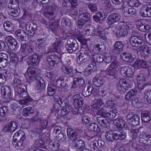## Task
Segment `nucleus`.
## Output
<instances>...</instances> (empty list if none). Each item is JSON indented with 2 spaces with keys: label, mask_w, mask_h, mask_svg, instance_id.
Instances as JSON below:
<instances>
[{
  "label": "nucleus",
  "mask_w": 151,
  "mask_h": 151,
  "mask_svg": "<svg viewBox=\"0 0 151 151\" xmlns=\"http://www.w3.org/2000/svg\"><path fill=\"white\" fill-rule=\"evenodd\" d=\"M131 27L130 24H127L125 22L118 23L116 27V36L119 37L125 36L131 29Z\"/></svg>",
  "instance_id": "nucleus-1"
},
{
  "label": "nucleus",
  "mask_w": 151,
  "mask_h": 151,
  "mask_svg": "<svg viewBox=\"0 0 151 151\" xmlns=\"http://www.w3.org/2000/svg\"><path fill=\"white\" fill-rule=\"evenodd\" d=\"M26 138L25 133L21 130H19L14 134L13 137V146L17 149L20 147L22 148L23 147V142Z\"/></svg>",
  "instance_id": "nucleus-2"
},
{
  "label": "nucleus",
  "mask_w": 151,
  "mask_h": 151,
  "mask_svg": "<svg viewBox=\"0 0 151 151\" xmlns=\"http://www.w3.org/2000/svg\"><path fill=\"white\" fill-rule=\"evenodd\" d=\"M15 96L17 99L24 98L23 99L20 100L19 101L20 104L23 105H28L33 101L32 99L28 95L25 90L24 91L19 92L17 95L16 93L15 94Z\"/></svg>",
  "instance_id": "nucleus-3"
},
{
  "label": "nucleus",
  "mask_w": 151,
  "mask_h": 151,
  "mask_svg": "<svg viewBox=\"0 0 151 151\" xmlns=\"http://www.w3.org/2000/svg\"><path fill=\"white\" fill-rule=\"evenodd\" d=\"M90 15L86 12H84L82 9L79 11L78 17L79 19L78 21L77 26L79 28H81L85 23L88 21Z\"/></svg>",
  "instance_id": "nucleus-4"
},
{
  "label": "nucleus",
  "mask_w": 151,
  "mask_h": 151,
  "mask_svg": "<svg viewBox=\"0 0 151 151\" xmlns=\"http://www.w3.org/2000/svg\"><path fill=\"white\" fill-rule=\"evenodd\" d=\"M12 82L15 86V94L16 93L17 95L19 92L24 91L25 90L24 88L26 87L24 85L22 84L21 80L17 75H14Z\"/></svg>",
  "instance_id": "nucleus-5"
},
{
  "label": "nucleus",
  "mask_w": 151,
  "mask_h": 151,
  "mask_svg": "<svg viewBox=\"0 0 151 151\" xmlns=\"http://www.w3.org/2000/svg\"><path fill=\"white\" fill-rule=\"evenodd\" d=\"M82 132L81 130L78 129L74 130L68 128L67 130L68 136L70 139L73 142H75L78 138L80 134Z\"/></svg>",
  "instance_id": "nucleus-6"
},
{
  "label": "nucleus",
  "mask_w": 151,
  "mask_h": 151,
  "mask_svg": "<svg viewBox=\"0 0 151 151\" xmlns=\"http://www.w3.org/2000/svg\"><path fill=\"white\" fill-rule=\"evenodd\" d=\"M65 47L67 51L71 53L77 50L78 47V45L76 41L72 38H69L67 41Z\"/></svg>",
  "instance_id": "nucleus-7"
},
{
  "label": "nucleus",
  "mask_w": 151,
  "mask_h": 151,
  "mask_svg": "<svg viewBox=\"0 0 151 151\" xmlns=\"http://www.w3.org/2000/svg\"><path fill=\"white\" fill-rule=\"evenodd\" d=\"M26 31L30 37H32L38 29L37 24L32 22L24 23Z\"/></svg>",
  "instance_id": "nucleus-8"
},
{
  "label": "nucleus",
  "mask_w": 151,
  "mask_h": 151,
  "mask_svg": "<svg viewBox=\"0 0 151 151\" xmlns=\"http://www.w3.org/2000/svg\"><path fill=\"white\" fill-rule=\"evenodd\" d=\"M59 9V7L55 6L54 4L47 6L45 10L46 13V16L47 17L50 19H54L55 17V12Z\"/></svg>",
  "instance_id": "nucleus-9"
},
{
  "label": "nucleus",
  "mask_w": 151,
  "mask_h": 151,
  "mask_svg": "<svg viewBox=\"0 0 151 151\" xmlns=\"http://www.w3.org/2000/svg\"><path fill=\"white\" fill-rule=\"evenodd\" d=\"M118 71L121 75L124 77H131L133 74L132 68L127 66L120 67Z\"/></svg>",
  "instance_id": "nucleus-10"
},
{
  "label": "nucleus",
  "mask_w": 151,
  "mask_h": 151,
  "mask_svg": "<svg viewBox=\"0 0 151 151\" xmlns=\"http://www.w3.org/2000/svg\"><path fill=\"white\" fill-rule=\"evenodd\" d=\"M145 76L144 71L141 70L139 72L136 78L138 86L141 89H143L145 86Z\"/></svg>",
  "instance_id": "nucleus-11"
},
{
  "label": "nucleus",
  "mask_w": 151,
  "mask_h": 151,
  "mask_svg": "<svg viewBox=\"0 0 151 151\" xmlns=\"http://www.w3.org/2000/svg\"><path fill=\"white\" fill-rule=\"evenodd\" d=\"M121 17V15L117 13H112L109 15L107 17L106 22L109 25L119 22Z\"/></svg>",
  "instance_id": "nucleus-12"
},
{
  "label": "nucleus",
  "mask_w": 151,
  "mask_h": 151,
  "mask_svg": "<svg viewBox=\"0 0 151 151\" xmlns=\"http://www.w3.org/2000/svg\"><path fill=\"white\" fill-rule=\"evenodd\" d=\"M37 69L33 66H30L28 68L27 74L29 78L32 80H39L40 78L37 73Z\"/></svg>",
  "instance_id": "nucleus-13"
},
{
  "label": "nucleus",
  "mask_w": 151,
  "mask_h": 151,
  "mask_svg": "<svg viewBox=\"0 0 151 151\" xmlns=\"http://www.w3.org/2000/svg\"><path fill=\"white\" fill-rule=\"evenodd\" d=\"M129 42L133 46L136 47H141L144 44V41L136 36L131 37Z\"/></svg>",
  "instance_id": "nucleus-14"
},
{
  "label": "nucleus",
  "mask_w": 151,
  "mask_h": 151,
  "mask_svg": "<svg viewBox=\"0 0 151 151\" xmlns=\"http://www.w3.org/2000/svg\"><path fill=\"white\" fill-rule=\"evenodd\" d=\"M47 61L49 64V67L50 68H52L55 64H57L59 62L60 59L59 58L53 54L47 57Z\"/></svg>",
  "instance_id": "nucleus-15"
},
{
  "label": "nucleus",
  "mask_w": 151,
  "mask_h": 151,
  "mask_svg": "<svg viewBox=\"0 0 151 151\" xmlns=\"http://www.w3.org/2000/svg\"><path fill=\"white\" fill-rule=\"evenodd\" d=\"M1 91L3 94V97L7 99L11 98V89L8 86H2L1 88Z\"/></svg>",
  "instance_id": "nucleus-16"
},
{
  "label": "nucleus",
  "mask_w": 151,
  "mask_h": 151,
  "mask_svg": "<svg viewBox=\"0 0 151 151\" xmlns=\"http://www.w3.org/2000/svg\"><path fill=\"white\" fill-rule=\"evenodd\" d=\"M128 81L124 79H120L119 80L118 84H117L118 89H119L120 87L121 88V89L123 91L129 90L131 88V85L128 83Z\"/></svg>",
  "instance_id": "nucleus-17"
},
{
  "label": "nucleus",
  "mask_w": 151,
  "mask_h": 151,
  "mask_svg": "<svg viewBox=\"0 0 151 151\" xmlns=\"http://www.w3.org/2000/svg\"><path fill=\"white\" fill-rule=\"evenodd\" d=\"M97 90L91 86L85 87L82 91L83 95L85 97H87L89 96L92 93L93 95L96 94Z\"/></svg>",
  "instance_id": "nucleus-18"
},
{
  "label": "nucleus",
  "mask_w": 151,
  "mask_h": 151,
  "mask_svg": "<svg viewBox=\"0 0 151 151\" xmlns=\"http://www.w3.org/2000/svg\"><path fill=\"white\" fill-rule=\"evenodd\" d=\"M15 33L16 36L22 41H26L28 39L29 35L23 30L17 29Z\"/></svg>",
  "instance_id": "nucleus-19"
},
{
  "label": "nucleus",
  "mask_w": 151,
  "mask_h": 151,
  "mask_svg": "<svg viewBox=\"0 0 151 151\" xmlns=\"http://www.w3.org/2000/svg\"><path fill=\"white\" fill-rule=\"evenodd\" d=\"M73 104L76 107H81L83 105V99L81 96L78 94L75 95L73 96Z\"/></svg>",
  "instance_id": "nucleus-20"
},
{
  "label": "nucleus",
  "mask_w": 151,
  "mask_h": 151,
  "mask_svg": "<svg viewBox=\"0 0 151 151\" xmlns=\"http://www.w3.org/2000/svg\"><path fill=\"white\" fill-rule=\"evenodd\" d=\"M17 126V123L14 121H12L5 125L4 127L3 130L4 132L9 131L10 132H12L16 129Z\"/></svg>",
  "instance_id": "nucleus-21"
},
{
  "label": "nucleus",
  "mask_w": 151,
  "mask_h": 151,
  "mask_svg": "<svg viewBox=\"0 0 151 151\" xmlns=\"http://www.w3.org/2000/svg\"><path fill=\"white\" fill-rule=\"evenodd\" d=\"M30 65L36 66L38 65L40 61V56L35 54L28 57Z\"/></svg>",
  "instance_id": "nucleus-22"
},
{
  "label": "nucleus",
  "mask_w": 151,
  "mask_h": 151,
  "mask_svg": "<svg viewBox=\"0 0 151 151\" xmlns=\"http://www.w3.org/2000/svg\"><path fill=\"white\" fill-rule=\"evenodd\" d=\"M88 131L93 134H96L100 132L101 129L98 125L95 123H92L87 126Z\"/></svg>",
  "instance_id": "nucleus-23"
},
{
  "label": "nucleus",
  "mask_w": 151,
  "mask_h": 151,
  "mask_svg": "<svg viewBox=\"0 0 151 151\" xmlns=\"http://www.w3.org/2000/svg\"><path fill=\"white\" fill-rule=\"evenodd\" d=\"M121 58L128 63L131 62L134 60L132 54L129 52H123L120 55Z\"/></svg>",
  "instance_id": "nucleus-24"
},
{
  "label": "nucleus",
  "mask_w": 151,
  "mask_h": 151,
  "mask_svg": "<svg viewBox=\"0 0 151 151\" xmlns=\"http://www.w3.org/2000/svg\"><path fill=\"white\" fill-rule=\"evenodd\" d=\"M150 135L147 132H142L140 134L139 138V142L144 144L147 142V140L150 137Z\"/></svg>",
  "instance_id": "nucleus-25"
},
{
  "label": "nucleus",
  "mask_w": 151,
  "mask_h": 151,
  "mask_svg": "<svg viewBox=\"0 0 151 151\" xmlns=\"http://www.w3.org/2000/svg\"><path fill=\"white\" fill-rule=\"evenodd\" d=\"M97 120L99 124L103 127L108 128L110 126L109 122L104 116L98 117L97 118Z\"/></svg>",
  "instance_id": "nucleus-26"
},
{
  "label": "nucleus",
  "mask_w": 151,
  "mask_h": 151,
  "mask_svg": "<svg viewBox=\"0 0 151 151\" xmlns=\"http://www.w3.org/2000/svg\"><path fill=\"white\" fill-rule=\"evenodd\" d=\"M124 45L121 42L116 41L115 42L112 52L115 54L119 53L122 50Z\"/></svg>",
  "instance_id": "nucleus-27"
},
{
  "label": "nucleus",
  "mask_w": 151,
  "mask_h": 151,
  "mask_svg": "<svg viewBox=\"0 0 151 151\" xmlns=\"http://www.w3.org/2000/svg\"><path fill=\"white\" fill-rule=\"evenodd\" d=\"M85 82L83 79L81 78H74L73 85L72 87H81L84 85Z\"/></svg>",
  "instance_id": "nucleus-28"
},
{
  "label": "nucleus",
  "mask_w": 151,
  "mask_h": 151,
  "mask_svg": "<svg viewBox=\"0 0 151 151\" xmlns=\"http://www.w3.org/2000/svg\"><path fill=\"white\" fill-rule=\"evenodd\" d=\"M136 27L139 30L145 32L147 31L150 28V26L146 24L143 23L140 21L136 22Z\"/></svg>",
  "instance_id": "nucleus-29"
},
{
  "label": "nucleus",
  "mask_w": 151,
  "mask_h": 151,
  "mask_svg": "<svg viewBox=\"0 0 151 151\" xmlns=\"http://www.w3.org/2000/svg\"><path fill=\"white\" fill-rule=\"evenodd\" d=\"M62 71L66 74H69L71 76H73L75 73H74L71 66L68 65L67 66L63 65L61 67Z\"/></svg>",
  "instance_id": "nucleus-30"
},
{
  "label": "nucleus",
  "mask_w": 151,
  "mask_h": 151,
  "mask_svg": "<svg viewBox=\"0 0 151 151\" xmlns=\"http://www.w3.org/2000/svg\"><path fill=\"white\" fill-rule=\"evenodd\" d=\"M141 119L142 122H147L151 120V116L148 111H143L141 113Z\"/></svg>",
  "instance_id": "nucleus-31"
},
{
  "label": "nucleus",
  "mask_w": 151,
  "mask_h": 151,
  "mask_svg": "<svg viewBox=\"0 0 151 151\" xmlns=\"http://www.w3.org/2000/svg\"><path fill=\"white\" fill-rule=\"evenodd\" d=\"M57 89L56 86L52 83L48 84L47 91L49 96H52L55 93Z\"/></svg>",
  "instance_id": "nucleus-32"
},
{
  "label": "nucleus",
  "mask_w": 151,
  "mask_h": 151,
  "mask_svg": "<svg viewBox=\"0 0 151 151\" xmlns=\"http://www.w3.org/2000/svg\"><path fill=\"white\" fill-rule=\"evenodd\" d=\"M114 133L115 140H122L124 139L126 136L125 133L123 131H114Z\"/></svg>",
  "instance_id": "nucleus-33"
},
{
  "label": "nucleus",
  "mask_w": 151,
  "mask_h": 151,
  "mask_svg": "<svg viewBox=\"0 0 151 151\" xmlns=\"http://www.w3.org/2000/svg\"><path fill=\"white\" fill-rule=\"evenodd\" d=\"M49 28L52 32L56 34L60 29V26L58 22L54 21L50 23H49Z\"/></svg>",
  "instance_id": "nucleus-34"
},
{
  "label": "nucleus",
  "mask_w": 151,
  "mask_h": 151,
  "mask_svg": "<svg viewBox=\"0 0 151 151\" xmlns=\"http://www.w3.org/2000/svg\"><path fill=\"white\" fill-rule=\"evenodd\" d=\"M96 35L98 36L100 39H102L105 40H107V34L104 32V29L98 28L96 32Z\"/></svg>",
  "instance_id": "nucleus-35"
},
{
  "label": "nucleus",
  "mask_w": 151,
  "mask_h": 151,
  "mask_svg": "<svg viewBox=\"0 0 151 151\" xmlns=\"http://www.w3.org/2000/svg\"><path fill=\"white\" fill-rule=\"evenodd\" d=\"M9 72L6 70H3L0 72V83L4 84L6 81V78L8 77Z\"/></svg>",
  "instance_id": "nucleus-36"
},
{
  "label": "nucleus",
  "mask_w": 151,
  "mask_h": 151,
  "mask_svg": "<svg viewBox=\"0 0 151 151\" xmlns=\"http://www.w3.org/2000/svg\"><path fill=\"white\" fill-rule=\"evenodd\" d=\"M137 91L136 89L130 90L125 95V98L126 99L131 101L132 99L137 94Z\"/></svg>",
  "instance_id": "nucleus-37"
},
{
  "label": "nucleus",
  "mask_w": 151,
  "mask_h": 151,
  "mask_svg": "<svg viewBox=\"0 0 151 151\" xmlns=\"http://www.w3.org/2000/svg\"><path fill=\"white\" fill-rule=\"evenodd\" d=\"M139 123V116L137 114L134 115L131 118V120L129 122V124L133 126L138 125Z\"/></svg>",
  "instance_id": "nucleus-38"
},
{
  "label": "nucleus",
  "mask_w": 151,
  "mask_h": 151,
  "mask_svg": "<svg viewBox=\"0 0 151 151\" xmlns=\"http://www.w3.org/2000/svg\"><path fill=\"white\" fill-rule=\"evenodd\" d=\"M35 111L33 108L31 107H27L24 108L23 110V114L25 116H29L34 113Z\"/></svg>",
  "instance_id": "nucleus-39"
},
{
  "label": "nucleus",
  "mask_w": 151,
  "mask_h": 151,
  "mask_svg": "<svg viewBox=\"0 0 151 151\" xmlns=\"http://www.w3.org/2000/svg\"><path fill=\"white\" fill-rule=\"evenodd\" d=\"M36 88L37 90L41 91L45 88V81L42 78H40V80L37 81L36 82Z\"/></svg>",
  "instance_id": "nucleus-40"
},
{
  "label": "nucleus",
  "mask_w": 151,
  "mask_h": 151,
  "mask_svg": "<svg viewBox=\"0 0 151 151\" xmlns=\"http://www.w3.org/2000/svg\"><path fill=\"white\" fill-rule=\"evenodd\" d=\"M103 104L102 100L100 99H98L94 103L91 105V107L93 109L96 110L100 108Z\"/></svg>",
  "instance_id": "nucleus-41"
},
{
  "label": "nucleus",
  "mask_w": 151,
  "mask_h": 151,
  "mask_svg": "<svg viewBox=\"0 0 151 151\" xmlns=\"http://www.w3.org/2000/svg\"><path fill=\"white\" fill-rule=\"evenodd\" d=\"M67 101V99L65 96H62L60 97L59 100H58V104L62 107H65L68 104Z\"/></svg>",
  "instance_id": "nucleus-42"
},
{
  "label": "nucleus",
  "mask_w": 151,
  "mask_h": 151,
  "mask_svg": "<svg viewBox=\"0 0 151 151\" xmlns=\"http://www.w3.org/2000/svg\"><path fill=\"white\" fill-rule=\"evenodd\" d=\"M110 112H107L106 116L109 118L111 119H113L116 116V114L117 113L116 108H114L112 109H110Z\"/></svg>",
  "instance_id": "nucleus-43"
},
{
  "label": "nucleus",
  "mask_w": 151,
  "mask_h": 151,
  "mask_svg": "<svg viewBox=\"0 0 151 151\" xmlns=\"http://www.w3.org/2000/svg\"><path fill=\"white\" fill-rule=\"evenodd\" d=\"M114 131H110L106 132L105 137L106 139L109 141H113L115 140Z\"/></svg>",
  "instance_id": "nucleus-44"
},
{
  "label": "nucleus",
  "mask_w": 151,
  "mask_h": 151,
  "mask_svg": "<svg viewBox=\"0 0 151 151\" xmlns=\"http://www.w3.org/2000/svg\"><path fill=\"white\" fill-rule=\"evenodd\" d=\"M93 84L97 87H99L102 84L103 82V80L101 78H99L95 77L93 80Z\"/></svg>",
  "instance_id": "nucleus-45"
},
{
  "label": "nucleus",
  "mask_w": 151,
  "mask_h": 151,
  "mask_svg": "<svg viewBox=\"0 0 151 151\" xmlns=\"http://www.w3.org/2000/svg\"><path fill=\"white\" fill-rule=\"evenodd\" d=\"M8 12L9 14L13 17H17L19 14V12H18L17 9L11 8H8Z\"/></svg>",
  "instance_id": "nucleus-46"
},
{
  "label": "nucleus",
  "mask_w": 151,
  "mask_h": 151,
  "mask_svg": "<svg viewBox=\"0 0 151 151\" xmlns=\"http://www.w3.org/2000/svg\"><path fill=\"white\" fill-rule=\"evenodd\" d=\"M144 99L148 103L151 104V90H147L144 93Z\"/></svg>",
  "instance_id": "nucleus-47"
},
{
  "label": "nucleus",
  "mask_w": 151,
  "mask_h": 151,
  "mask_svg": "<svg viewBox=\"0 0 151 151\" xmlns=\"http://www.w3.org/2000/svg\"><path fill=\"white\" fill-rule=\"evenodd\" d=\"M8 113V108L6 106H2L0 108V115L3 117H5Z\"/></svg>",
  "instance_id": "nucleus-48"
},
{
  "label": "nucleus",
  "mask_w": 151,
  "mask_h": 151,
  "mask_svg": "<svg viewBox=\"0 0 151 151\" xmlns=\"http://www.w3.org/2000/svg\"><path fill=\"white\" fill-rule=\"evenodd\" d=\"M120 66L119 62L116 60H114L109 65L108 68H111L116 70Z\"/></svg>",
  "instance_id": "nucleus-49"
},
{
  "label": "nucleus",
  "mask_w": 151,
  "mask_h": 151,
  "mask_svg": "<svg viewBox=\"0 0 151 151\" xmlns=\"http://www.w3.org/2000/svg\"><path fill=\"white\" fill-rule=\"evenodd\" d=\"M77 56V61L79 64H81V63H85L86 62L85 58L82 55V54L81 52H78L76 54Z\"/></svg>",
  "instance_id": "nucleus-50"
},
{
  "label": "nucleus",
  "mask_w": 151,
  "mask_h": 151,
  "mask_svg": "<svg viewBox=\"0 0 151 151\" xmlns=\"http://www.w3.org/2000/svg\"><path fill=\"white\" fill-rule=\"evenodd\" d=\"M4 29L7 32L10 31L12 29V23L9 22H6L3 24Z\"/></svg>",
  "instance_id": "nucleus-51"
},
{
  "label": "nucleus",
  "mask_w": 151,
  "mask_h": 151,
  "mask_svg": "<svg viewBox=\"0 0 151 151\" xmlns=\"http://www.w3.org/2000/svg\"><path fill=\"white\" fill-rule=\"evenodd\" d=\"M56 84L58 87L59 88H63L66 85V83L64 82L63 78H58L56 81Z\"/></svg>",
  "instance_id": "nucleus-52"
},
{
  "label": "nucleus",
  "mask_w": 151,
  "mask_h": 151,
  "mask_svg": "<svg viewBox=\"0 0 151 151\" xmlns=\"http://www.w3.org/2000/svg\"><path fill=\"white\" fill-rule=\"evenodd\" d=\"M128 4L131 6L138 7L140 4L138 0H128Z\"/></svg>",
  "instance_id": "nucleus-53"
},
{
  "label": "nucleus",
  "mask_w": 151,
  "mask_h": 151,
  "mask_svg": "<svg viewBox=\"0 0 151 151\" xmlns=\"http://www.w3.org/2000/svg\"><path fill=\"white\" fill-rule=\"evenodd\" d=\"M88 9L92 12H96L98 11L97 4L96 3H90L88 5Z\"/></svg>",
  "instance_id": "nucleus-54"
},
{
  "label": "nucleus",
  "mask_w": 151,
  "mask_h": 151,
  "mask_svg": "<svg viewBox=\"0 0 151 151\" xmlns=\"http://www.w3.org/2000/svg\"><path fill=\"white\" fill-rule=\"evenodd\" d=\"M19 4L18 2L16 0H12L8 4V7L17 9L18 8Z\"/></svg>",
  "instance_id": "nucleus-55"
},
{
  "label": "nucleus",
  "mask_w": 151,
  "mask_h": 151,
  "mask_svg": "<svg viewBox=\"0 0 151 151\" xmlns=\"http://www.w3.org/2000/svg\"><path fill=\"white\" fill-rule=\"evenodd\" d=\"M29 45L26 43H23L21 44L20 51L23 55H25V52H26Z\"/></svg>",
  "instance_id": "nucleus-56"
},
{
  "label": "nucleus",
  "mask_w": 151,
  "mask_h": 151,
  "mask_svg": "<svg viewBox=\"0 0 151 151\" xmlns=\"http://www.w3.org/2000/svg\"><path fill=\"white\" fill-rule=\"evenodd\" d=\"M85 146V143L81 139L78 140L74 144V147L77 149L83 148Z\"/></svg>",
  "instance_id": "nucleus-57"
},
{
  "label": "nucleus",
  "mask_w": 151,
  "mask_h": 151,
  "mask_svg": "<svg viewBox=\"0 0 151 151\" xmlns=\"http://www.w3.org/2000/svg\"><path fill=\"white\" fill-rule=\"evenodd\" d=\"M143 48V53H142V55H144V57L145 58V57H147L149 55V54L150 52V49L149 47H148L145 45H144L142 47Z\"/></svg>",
  "instance_id": "nucleus-58"
},
{
  "label": "nucleus",
  "mask_w": 151,
  "mask_h": 151,
  "mask_svg": "<svg viewBox=\"0 0 151 151\" xmlns=\"http://www.w3.org/2000/svg\"><path fill=\"white\" fill-rule=\"evenodd\" d=\"M61 43L60 40H59L56 42L50 47L51 51L52 52H55L57 51L58 47Z\"/></svg>",
  "instance_id": "nucleus-59"
},
{
  "label": "nucleus",
  "mask_w": 151,
  "mask_h": 151,
  "mask_svg": "<svg viewBox=\"0 0 151 151\" xmlns=\"http://www.w3.org/2000/svg\"><path fill=\"white\" fill-rule=\"evenodd\" d=\"M45 38L43 39H38L36 42L37 45L39 48H40L44 47L45 43Z\"/></svg>",
  "instance_id": "nucleus-60"
},
{
  "label": "nucleus",
  "mask_w": 151,
  "mask_h": 151,
  "mask_svg": "<svg viewBox=\"0 0 151 151\" xmlns=\"http://www.w3.org/2000/svg\"><path fill=\"white\" fill-rule=\"evenodd\" d=\"M123 119L120 118H117L113 120V123L116 126V128L118 129L119 127L121 126L120 123L122 122Z\"/></svg>",
  "instance_id": "nucleus-61"
},
{
  "label": "nucleus",
  "mask_w": 151,
  "mask_h": 151,
  "mask_svg": "<svg viewBox=\"0 0 151 151\" xmlns=\"http://www.w3.org/2000/svg\"><path fill=\"white\" fill-rule=\"evenodd\" d=\"M105 106H103L98 111L97 114L101 116H105L107 112H106Z\"/></svg>",
  "instance_id": "nucleus-62"
},
{
  "label": "nucleus",
  "mask_w": 151,
  "mask_h": 151,
  "mask_svg": "<svg viewBox=\"0 0 151 151\" xmlns=\"http://www.w3.org/2000/svg\"><path fill=\"white\" fill-rule=\"evenodd\" d=\"M102 17V14L100 12H99L93 16V21L97 22L99 21L100 18Z\"/></svg>",
  "instance_id": "nucleus-63"
},
{
  "label": "nucleus",
  "mask_w": 151,
  "mask_h": 151,
  "mask_svg": "<svg viewBox=\"0 0 151 151\" xmlns=\"http://www.w3.org/2000/svg\"><path fill=\"white\" fill-rule=\"evenodd\" d=\"M71 21L67 18H63L61 22V24L63 26L65 25L66 26H69L71 24Z\"/></svg>",
  "instance_id": "nucleus-64"
}]
</instances>
